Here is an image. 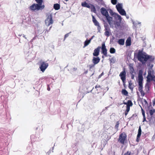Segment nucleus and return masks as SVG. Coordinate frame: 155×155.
<instances>
[{
    "instance_id": "obj_12",
    "label": "nucleus",
    "mask_w": 155,
    "mask_h": 155,
    "mask_svg": "<svg viewBox=\"0 0 155 155\" xmlns=\"http://www.w3.org/2000/svg\"><path fill=\"white\" fill-rule=\"evenodd\" d=\"M141 132L142 130L141 128V127L140 126L139 127L138 132L137 135L136 139V141L137 142H138L139 140L140 136L141 134Z\"/></svg>"
},
{
    "instance_id": "obj_55",
    "label": "nucleus",
    "mask_w": 155,
    "mask_h": 155,
    "mask_svg": "<svg viewBox=\"0 0 155 155\" xmlns=\"http://www.w3.org/2000/svg\"><path fill=\"white\" fill-rule=\"evenodd\" d=\"M104 74V73L103 72L99 76H98V78H101V77Z\"/></svg>"
},
{
    "instance_id": "obj_64",
    "label": "nucleus",
    "mask_w": 155,
    "mask_h": 155,
    "mask_svg": "<svg viewBox=\"0 0 155 155\" xmlns=\"http://www.w3.org/2000/svg\"><path fill=\"white\" fill-rule=\"evenodd\" d=\"M130 69H132L133 70L134 69L133 66H130Z\"/></svg>"
},
{
    "instance_id": "obj_39",
    "label": "nucleus",
    "mask_w": 155,
    "mask_h": 155,
    "mask_svg": "<svg viewBox=\"0 0 155 155\" xmlns=\"http://www.w3.org/2000/svg\"><path fill=\"white\" fill-rule=\"evenodd\" d=\"M109 60H110V63H114L116 61L114 57H112L111 58H110Z\"/></svg>"
},
{
    "instance_id": "obj_31",
    "label": "nucleus",
    "mask_w": 155,
    "mask_h": 155,
    "mask_svg": "<svg viewBox=\"0 0 155 155\" xmlns=\"http://www.w3.org/2000/svg\"><path fill=\"white\" fill-rule=\"evenodd\" d=\"M132 83H131V81L130 80L129 81V84H128V87L129 89H130L131 91H133V90L134 87H132L131 85H132Z\"/></svg>"
},
{
    "instance_id": "obj_16",
    "label": "nucleus",
    "mask_w": 155,
    "mask_h": 155,
    "mask_svg": "<svg viewBox=\"0 0 155 155\" xmlns=\"http://www.w3.org/2000/svg\"><path fill=\"white\" fill-rule=\"evenodd\" d=\"M138 90L140 92L143 91V81H138Z\"/></svg>"
},
{
    "instance_id": "obj_20",
    "label": "nucleus",
    "mask_w": 155,
    "mask_h": 155,
    "mask_svg": "<svg viewBox=\"0 0 155 155\" xmlns=\"http://www.w3.org/2000/svg\"><path fill=\"white\" fill-rule=\"evenodd\" d=\"M92 21L95 26L98 25H99L98 22L97 20L94 16L92 15Z\"/></svg>"
},
{
    "instance_id": "obj_56",
    "label": "nucleus",
    "mask_w": 155,
    "mask_h": 155,
    "mask_svg": "<svg viewBox=\"0 0 155 155\" xmlns=\"http://www.w3.org/2000/svg\"><path fill=\"white\" fill-rule=\"evenodd\" d=\"M131 74V78L132 79H134V75L133 74Z\"/></svg>"
},
{
    "instance_id": "obj_18",
    "label": "nucleus",
    "mask_w": 155,
    "mask_h": 155,
    "mask_svg": "<svg viewBox=\"0 0 155 155\" xmlns=\"http://www.w3.org/2000/svg\"><path fill=\"white\" fill-rule=\"evenodd\" d=\"M125 44L126 46H129L131 45V38L128 37L126 40Z\"/></svg>"
},
{
    "instance_id": "obj_54",
    "label": "nucleus",
    "mask_w": 155,
    "mask_h": 155,
    "mask_svg": "<svg viewBox=\"0 0 155 155\" xmlns=\"http://www.w3.org/2000/svg\"><path fill=\"white\" fill-rule=\"evenodd\" d=\"M115 38L113 36L112 38L110 39V42H113L114 40V39Z\"/></svg>"
},
{
    "instance_id": "obj_24",
    "label": "nucleus",
    "mask_w": 155,
    "mask_h": 155,
    "mask_svg": "<svg viewBox=\"0 0 155 155\" xmlns=\"http://www.w3.org/2000/svg\"><path fill=\"white\" fill-rule=\"evenodd\" d=\"M91 7L89 8L91 9V11L94 12V13H96V10L93 4H91Z\"/></svg>"
},
{
    "instance_id": "obj_25",
    "label": "nucleus",
    "mask_w": 155,
    "mask_h": 155,
    "mask_svg": "<svg viewBox=\"0 0 155 155\" xmlns=\"http://www.w3.org/2000/svg\"><path fill=\"white\" fill-rule=\"evenodd\" d=\"M60 5L58 3L54 4V8L55 10H58L60 8Z\"/></svg>"
},
{
    "instance_id": "obj_60",
    "label": "nucleus",
    "mask_w": 155,
    "mask_h": 155,
    "mask_svg": "<svg viewBox=\"0 0 155 155\" xmlns=\"http://www.w3.org/2000/svg\"><path fill=\"white\" fill-rule=\"evenodd\" d=\"M94 37V35H93V36H92L91 38L89 40V41H90L91 42V40Z\"/></svg>"
},
{
    "instance_id": "obj_4",
    "label": "nucleus",
    "mask_w": 155,
    "mask_h": 155,
    "mask_svg": "<svg viewBox=\"0 0 155 155\" xmlns=\"http://www.w3.org/2000/svg\"><path fill=\"white\" fill-rule=\"evenodd\" d=\"M45 24L48 26H49L51 24H52L53 22V21L52 19V16L51 14H50L47 15V18L45 19Z\"/></svg>"
},
{
    "instance_id": "obj_63",
    "label": "nucleus",
    "mask_w": 155,
    "mask_h": 155,
    "mask_svg": "<svg viewBox=\"0 0 155 155\" xmlns=\"http://www.w3.org/2000/svg\"><path fill=\"white\" fill-rule=\"evenodd\" d=\"M51 150H50L47 153L48 154V155H49V153H51Z\"/></svg>"
},
{
    "instance_id": "obj_37",
    "label": "nucleus",
    "mask_w": 155,
    "mask_h": 155,
    "mask_svg": "<svg viewBox=\"0 0 155 155\" xmlns=\"http://www.w3.org/2000/svg\"><path fill=\"white\" fill-rule=\"evenodd\" d=\"M111 34V33L110 31H106L104 32V35L107 37H109Z\"/></svg>"
},
{
    "instance_id": "obj_11",
    "label": "nucleus",
    "mask_w": 155,
    "mask_h": 155,
    "mask_svg": "<svg viewBox=\"0 0 155 155\" xmlns=\"http://www.w3.org/2000/svg\"><path fill=\"white\" fill-rule=\"evenodd\" d=\"M100 48L101 47L98 46L96 49L94 50V52L93 53V55L94 56L97 57L99 55Z\"/></svg>"
},
{
    "instance_id": "obj_28",
    "label": "nucleus",
    "mask_w": 155,
    "mask_h": 155,
    "mask_svg": "<svg viewBox=\"0 0 155 155\" xmlns=\"http://www.w3.org/2000/svg\"><path fill=\"white\" fill-rule=\"evenodd\" d=\"M90 42H91L87 38L84 42V46L83 48H84L85 47L87 46L90 43Z\"/></svg>"
},
{
    "instance_id": "obj_6",
    "label": "nucleus",
    "mask_w": 155,
    "mask_h": 155,
    "mask_svg": "<svg viewBox=\"0 0 155 155\" xmlns=\"http://www.w3.org/2000/svg\"><path fill=\"white\" fill-rule=\"evenodd\" d=\"M127 136L124 133H121L119 135L118 141L123 144H124V142L127 138Z\"/></svg>"
},
{
    "instance_id": "obj_1",
    "label": "nucleus",
    "mask_w": 155,
    "mask_h": 155,
    "mask_svg": "<svg viewBox=\"0 0 155 155\" xmlns=\"http://www.w3.org/2000/svg\"><path fill=\"white\" fill-rule=\"evenodd\" d=\"M134 57L137 58L138 61L141 62L142 64L144 65L146 62H153L154 60V57L152 55H149L146 53H143L142 51L139 50L138 53H134Z\"/></svg>"
},
{
    "instance_id": "obj_21",
    "label": "nucleus",
    "mask_w": 155,
    "mask_h": 155,
    "mask_svg": "<svg viewBox=\"0 0 155 155\" xmlns=\"http://www.w3.org/2000/svg\"><path fill=\"white\" fill-rule=\"evenodd\" d=\"M118 12H119L120 14L124 16L126 15V13L124 9L123 8L120 9V10H119L118 11Z\"/></svg>"
},
{
    "instance_id": "obj_33",
    "label": "nucleus",
    "mask_w": 155,
    "mask_h": 155,
    "mask_svg": "<svg viewBox=\"0 0 155 155\" xmlns=\"http://www.w3.org/2000/svg\"><path fill=\"white\" fill-rule=\"evenodd\" d=\"M32 147V145L31 143H29L28 144V146L27 147V149L29 151L31 150Z\"/></svg>"
},
{
    "instance_id": "obj_26",
    "label": "nucleus",
    "mask_w": 155,
    "mask_h": 155,
    "mask_svg": "<svg viewBox=\"0 0 155 155\" xmlns=\"http://www.w3.org/2000/svg\"><path fill=\"white\" fill-rule=\"evenodd\" d=\"M121 93L123 95H124L125 96H128V92L125 89H122L121 91Z\"/></svg>"
},
{
    "instance_id": "obj_19",
    "label": "nucleus",
    "mask_w": 155,
    "mask_h": 155,
    "mask_svg": "<svg viewBox=\"0 0 155 155\" xmlns=\"http://www.w3.org/2000/svg\"><path fill=\"white\" fill-rule=\"evenodd\" d=\"M116 8L117 11L123 8V5L121 3H118L116 6Z\"/></svg>"
},
{
    "instance_id": "obj_53",
    "label": "nucleus",
    "mask_w": 155,
    "mask_h": 155,
    "mask_svg": "<svg viewBox=\"0 0 155 155\" xmlns=\"http://www.w3.org/2000/svg\"><path fill=\"white\" fill-rule=\"evenodd\" d=\"M134 69L133 70L132 69H130V74H133V73L134 72Z\"/></svg>"
},
{
    "instance_id": "obj_61",
    "label": "nucleus",
    "mask_w": 155,
    "mask_h": 155,
    "mask_svg": "<svg viewBox=\"0 0 155 155\" xmlns=\"http://www.w3.org/2000/svg\"><path fill=\"white\" fill-rule=\"evenodd\" d=\"M47 90L48 91H50V87H49V86L48 85V87H47Z\"/></svg>"
},
{
    "instance_id": "obj_52",
    "label": "nucleus",
    "mask_w": 155,
    "mask_h": 155,
    "mask_svg": "<svg viewBox=\"0 0 155 155\" xmlns=\"http://www.w3.org/2000/svg\"><path fill=\"white\" fill-rule=\"evenodd\" d=\"M76 136L77 137H78V138H79L80 137V139L81 138V135L79 133H77L76 134Z\"/></svg>"
},
{
    "instance_id": "obj_62",
    "label": "nucleus",
    "mask_w": 155,
    "mask_h": 155,
    "mask_svg": "<svg viewBox=\"0 0 155 155\" xmlns=\"http://www.w3.org/2000/svg\"><path fill=\"white\" fill-rule=\"evenodd\" d=\"M128 112H127L126 111H125V112L124 113V114L125 115V117L127 115L128 113Z\"/></svg>"
},
{
    "instance_id": "obj_22",
    "label": "nucleus",
    "mask_w": 155,
    "mask_h": 155,
    "mask_svg": "<svg viewBox=\"0 0 155 155\" xmlns=\"http://www.w3.org/2000/svg\"><path fill=\"white\" fill-rule=\"evenodd\" d=\"M112 19L113 18L110 16L106 18V20L110 25L111 28V21H112Z\"/></svg>"
},
{
    "instance_id": "obj_30",
    "label": "nucleus",
    "mask_w": 155,
    "mask_h": 155,
    "mask_svg": "<svg viewBox=\"0 0 155 155\" xmlns=\"http://www.w3.org/2000/svg\"><path fill=\"white\" fill-rule=\"evenodd\" d=\"M147 72L148 75L147 76H150V77L153 76L154 72L153 70H148Z\"/></svg>"
},
{
    "instance_id": "obj_48",
    "label": "nucleus",
    "mask_w": 155,
    "mask_h": 155,
    "mask_svg": "<svg viewBox=\"0 0 155 155\" xmlns=\"http://www.w3.org/2000/svg\"><path fill=\"white\" fill-rule=\"evenodd\" d=\"M95 0L99 3L101 2V4H103V0Z\"/></svg>"
},
{
    "instance_id": "obj_9",
    "label": "nucleus",
    "mask_w": 155,
    "mask_h": 155,
    "mask_svg": "<svg viewBox=\"0 0 155 155\" xmlns=\"http://www.w3.org/2000/svg\"><path fill=\"white\" fill-rule=\"evenodd\" d=\"M101 53L105 56H107V50L105 45L104 42H103L102 44V46L101 47Z\"/></svg>"
},
{
    "instance_id": "obj_40",
    "label": "nucleus",
    "mask_w": 155,
    "mask_h": 155,
    "mask_svg": "<svg viewBox=\"0 0 155 155\" xmlns=\"http://www.w3.org/2000/svg\"><path fill=\"white\" fill-rule=\"evenodd\" d=\"M146 78L147 82L150 83L151 81H152V78H151L150 76H147Z\"/></svg>"
},
{
    "instance_id": "obj_7",
    "label": "nucleus",
    "mask_w": 155,
    "mask_h": 155,
    "mask_svg": "<svg viewBox=\"0 0 155 155\" xmlns=\"http://www.w3.org/2000/svg\"><path fill=\"white\" fill-rule=\"evenodd\" d=\"M119 21H115L114 22V24L115 25V27L117 28V27L120 26L121 23L122 21V18L120 15H118V17H117V18Z\"/></svg>"
},
{
    "instance_id": "obj_42",
    "label": "nucleus",
    "mask_w": 155,
    "mask_h": 155,
    "mask_svg": "<svg viewBox=\"0 0 155 155\" xmlns=\"http://www.w3.org/2000/svg\"><path fill=\"white\" fill-rule=\"evenodd\" d=\"M137 115L135 114H133L132 116L129 118L130 120H132L134 119V118L136 117Z\"/></svg>"
},
{
    "instance_id": "obj_10",
    "label": "nucleus",
    "mask_w": 155,
    "mask_h": 155,
    "mask_svg": "<svg viewBox=\"0 0 155 155\" xmlns=\"http://www.w3.org/2000/svg\"><path fill=\"white\" fill-rule=\"evenodd\" d=\"M143 70H140L138 74V81H143Z\"/></svg>"
},
{
    "instance_id": "obj_15",
    "label": "nucleus",
    "mask_w": 155,
    "mask_h": 155,
    "mask_svg": "<svg viewBox=\"0 0 155 155\" xmlns=\"http://www.w3.org/2000/svg\"><path fill=\"white\" fill-rule=\"evenodd\" d=\"M100 60V58L99 57H93L92 60V61L93 63L96 64L99 62Z\"/></svg>"
},
{
    "instance_id": "obj_41",
    "label": "nucleus",
    "mask_w": 155,
    "mask_h": 155,
    "mask_svg": "<svg viewBox=\"0 0 155 155\" xmlns=\"http://www.w3.org/2000/svg\"><path fill=\"white\" fill-rule=\"evenodd\" d=\"M110 107V106H108V107H106L105 108V109H104L102 110V112L101 113H100V114L101 115H102V114H104L105 112H104V111L106 110L107 109V108H108L109 107Z\"/></svg>"
},
{
    "instance_id": "obj_27",
    "label": "nucleus",
    "mask_w": 155,
    "mask_h": 155,
    "mask_svg": "<svg viewBox=\"0 0 155 155\" xmlns=\"http://www.w3.org/2000/svg\"><path fill=\"white\" fill-rule=\"evenodd\" d=\"M151 84L150 83L147 82L145 86V87L146 89H147V91H148L150 90Z\"/></svg>"
},
{
    "instance_id": "obj_8",
    "label": "nucleus",
    "mask_w": 155,
    "mask_h": 155,
    "mask_svg": "<svg viewBox=\"0 0 155 155\" xmlns=\"http://www.w3.org/2000/svg\"><path fill=\"white\" fill-rule=\"evenodd\" d=\"M108 10H107L104 7L101 8L100 9V12L101 14L103 16L105 17L106 18L110 17L108 14Z\"/></svg>"
},
{
    "instance_id": "obj_32",
    "label": "nucleus",
    "mask_w": 155,
    "mask_h": 155,
    "mask_svg": "<svg viewBox=\"0 0 155 155\" xmlns=\"http://www.w3.org/2000/svg\"><path fill=\"white\" fill-rule=\"evenodd\" d=\"M132 22L133 23L134 26H135V27L137 26V24H140L141 23L137 21L136 22L134 21L133 20H132Z\"/></svg>"
},
{
    "instance_id": "obj_3",
    "label": "nucleus",
    "mask_w": 155,
    "mask_h": 155,
    "mask_svg": "<svg viewBox=\"0 0 155 155\" xmlns=\"http://www.w3.org/2000/svg\"><path fill=\"white\" fill-rule=\"evenodd\" d=\"M126 73L125 69H124L123 71L120 73L119 74V76L120 77V79L123 82V85L124 87L125 88L126 87L125 84L126 76Z\"/></svg>"
},
{
    "instance_id": "obj_47",
    "label": "nucleus",
    "mask_w": 155,
    "mask_h": 155,
    "mask_svg": "<svg viewBox=\"0 0 155 155\" xmlns=\"http://www.w3.org/2000/svg\"><path fill=\"white\" fill-rule=\"evenodd\" d=\"M71 33V32H70V33H67L66 34H65V35H64V40L66 38H67L69 35V34Z\"/></svg>"
},
{
    "instance_id": "obj_57",
    "label": "nucleus",
    "mask_w": 155,
    "mask_h": 155,
    "mask_svg": "<svg viewBox=\"0 0 155 155\" xmlns=\"http://www.w3.org/2000/svg\"><path fill=\"white\" fill-rule=\"evenodd\" d=\"M143 122H144L145 121H146L147 120H146V118L145 116H143Z\"/></svg>"
},
{
    "instance_id": "obj_45",
    "label": "nucleus",
    "mask_w": 155,
    "mask_h": 155,
    "mask_svg": "<svg viewBox=\"0 0 155 155\" xmlns=\"http://www.w3.org/2000/svg\"><path fill=\"white\" fill-rule=\"evenodd\" d=\"M130 110V107L128 105L126 106V109L125 111L129 112Z\"/></svg>"
},
{
    "instance_id": "obj_51",
    "label": "nucleus",
    "mask_w": 155,
    "mask_h": 155,
    "mask_svg": "<svg viewBox=\"0 0 155 155\" xmlns=\"http://www.w3.org/2000/svg\"><path fill=\"white\" fill-rule=\"evenodd\" d=\"M140 93L141 94V96L142 97H143L144 96L145 94V93L143 91H141V92H140Z\"/></svg>"
},
{
    "instance_id": "obj_29",
    "label": "nucleus",
    "mask_w": 155,
    "mask_h": 155,
    "mask_svg": "<svg viewBox=\"0 0 155 155\" xmlns=\"http://www.w3.org/2000/svg\"><path fill=\"white\" fill-rule=\"evenodd\" d=\"M147 66L148 67V70H153L152 68L153 67V65L151 64L150 62H147Z\"/></svg>"
},
{
    "instance_id": "obj_23",
    "label": "nucleus",
    "mask_w": 155,
    "mask_h": 155,
    "mask_svg": "<svg viewBox=\"0 0 155 155\" xmlns=\"http://www.w3.org/2000/svg\"><path fill=\"white\" fill-rule=\"evenodd\" d=\"M124 41H125V39H119L118 41L117 42L119 44L123 45H124Z\"/></svg>"
},
{
    "instance_id": "obj_14",
    "label": "nucleus",
    "mask_w": 155,
    "mask_h": 155,
    "mask_svg": "<svg viewBox=\"0 0 155 155\" xmlns=\"http://www.w3.org/2000/svg\"><path fill=\"white\" fill-rule=\"evenodd\" d=\"M104 22V31H110V30L108 24L104 20H103Z\"/></svg>"
},
{
    "instance_id": "obj_44",
    "label": "nucleus",
    "mask_w": 155,
    "mask_h": 155,
    "mask_svg": "<svg viewBox=\"0 0 155 155\" xmlns=\"http://www.w3.org/2000/svg\"><path fill=\"white\" fill-rule=\"evenodd\" d=\"M97 29L98 30L97 32H101V27L100 25H97Z\"/></svg>"
},
{
    "instance_id": "obj_49",
    "label": "nucleus",
    "mask_w": 155,
    "mask_h": 155,
    "mask_svg": "<svg viewBox=\"0 0 155 155\" xmlns=\"http://www.w3.org/2000/svg\"><path fill=\"white\" fill-rule=\"evenodd\" d=\"M124 155H131V152L127 151L126 153L124 154Z\"/></svg>"
},
{
    "instance_id": "obj_59",
    "label": "nucleus",
    "mask_w": 155,
    "mask_h": 155,
    "mask_svg": "<svg viewBox=\"0 0 155 155\" xmlns=\"http://www.w3.org/2000/svg\"><path fill=\"white\" fill-rule=\"evenodd\" d=\"M118 123V122H117V123L116 124V125L115 126V127L116 128H117L118 127V126H119V124Z\"/></svg>"
},
{
    "instance_id": "obj_58",
    "label": "nucleus",
    "mask_w": 155,
    "mask_h": 155,
    "mask_svg": "<svg viewBox=\"0 0 155 155\" xmlns=\"http://www.w3.org/2000/svg\"><path fill=\"white\" fill-rule=\"evenodd\" d=\"M143 101L145 102V104H146V105H148V102H147V101H146V100H145V99H143Z\"/></svg>"
},
{
    "instance_id": "obj_38",
    "label": "nucleus",
    "mask_w": 155,
    "mask_h": 155,
    "mask_svg": "<svg viewBox=\"0 0 155 155\" xmlns=\"http://www.w3.org/2000/svg\"><path fill=\"white\" fill-rule=\"evenodd\" d=\"M96 64H95L93 63V64L89 65L90 68V70L92 71V69L93 71H94V70L92 68L94 67Z\"/></svg>"
},
{
    "instance_id": "obj_34",
    "label": "nucleus",
    "mask_w": 155,
    "mask_h": 155,
    "mask_svg": "<svg viewBox=\"0 0 155 155\" xmlns=\"http://www.w3.org/2000/svg\"><path fill=\"white\" fill-rule=\"evenodd\" d=\"M133 104L132 103V102L131 100H128L127 102V105H128L129 106V107L132 106L133 105Z\"/></svg>"
},
{
    "instance_id": "obj_5",
    "label": "nucleus",
    "mask_w": 155,
    "mask_h": 155,
    "mask_svg": "<svg viewBox=\"0 0 155 155\" xmlns=\"http://www.w3.org/2000/svg\"><path fill=\"white\" fill-rule=\"evenodd\" d=\"M48 66V64L45 61L41 62L39 66L40 71L44 72Z\"/></svg>"
},
{
    "instance_id": "obj_36",
    "label": "nucleus",
    "mask_w": 155,
    "mask_h": 155,
    "mask_svg": "<svg viewBox=\"0 0 155 155\" xmlns=\"http://www.w3.org/2000/svg\"><path fill=\"white\" fill-rule=\"evenodd\" d=\"M155 112V109H150L149 110L150 114L151 116H152Z\"/></svg>"
},
{
    "instance_id": "obj_2",
    "label": "nucleus",
    "mask_w": 155,
    "mask_h": 155,
    "mask_svg": "<svg viewBox=\"0 0 155 155\" xmlns=\"http://www.w3.org/2000/svg\"><path fill=\"white\" fill-rule=\"evenodd\" d=\"M37 4H34L30 6V9L32 11L42 10L44 9L45 6L42 5L43 0H35Z\"/></svg>"
},
{
    "instance_id": "obj_17",
    "label": "nucleus",
    "mask_w": 155,
    "mask_h": 155,
    "mask_svg": "<svg viewBox=\"0 0 155 155\" xmlns=\"http://www.w3.org/2000/svg\"><path fill=\"white\" fill-rule=\"evenodd\" d=\"M91 4H89L87 3L85 1L81 3V6L82 7H86L89 8L91 7Z\"/></svg>"
},
{
    "instance_id": "obj_50",
    "label": "nucleus",
    "mask_w": 155,
    "mask_h": 155,
    "mask_svg": "<svg viewBox=\"0 0 155 155\" xmlns=\"http://www.w3.org/2000/svg\"><path fill=\"white\" fill-rule=\"evenodd\" d=\"M151 78H152V81L155 82V76L154 75H153V76H152Z\"/></svg>"
},
{
    "instance_id": "obj_43",
    "label": "nucleus",
    "mask_w": 155,
    "mask_h": 155,
    "mask_svg": "<svg viewBox=\"0 0 155 155\" xmlns=\"http://www.w3.org/2000/svg\"><path fill=\"white\" fill-rule=\"evenodd\" d=\"M117 0H111V3L114 5H116L117 3Z\"/></svg>"
},
{
    "instance_id": "obj_13",
    "label": "nucleus",
    "mask_w": 155,
    "mask_h": 155,
    "mask_svg": "<svg viewBox=\"0 0 155 155\" xmlns=\"http://www.w3.org/2000/svg\"><path fill=\"white\" fill-rule=\"evenodd\" d=\"M109 12L111 16H113L115 20L117 19V17H118V15H119L118 14L116 13L113 12V11L111 9H109Z\"/></svg>"
},
{
    "instance_id": "obj_46",
    "label": "nucleus",
    "mask_w": 155,
    "mask_h": 155,
    "mask_svg": "<svg viewBox=\"0 0 155 155\" xmlns=\"http://www.w3.org/2000/svg\"><path fill=\"white\" fill-rule=\"evenodd\" d=\"M140 107H141V111H142V114L143 116H145V111L140 106Z\"/></svg>"
},
{
    "instance_id": "obj_35",
    "label": "nucleus",
    "mask_w": 155,
    "mask_h": 155,
    "mask_svg": "<svg viewBox=\"0 0 155 155\" xmlns=\"http://www.w3.org/2000/svg\"><path fill=\"white\" fill-rule=\"evenodd\" d=\"M116 52V50L115 49L111 47L110 49V52L111 54H114Z\"/></svg>"
}]
</instances>
